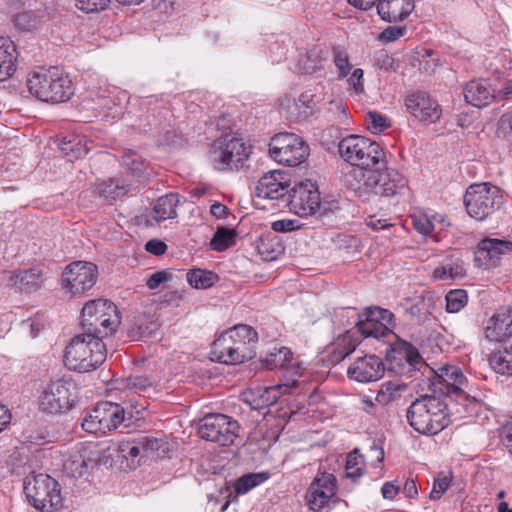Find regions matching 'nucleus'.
<instances>
[{
    "mask_svg": "<svg viewBox=\"0 0 512 512\" xmlns=\"http://www.w3.org/2000/svg\"><path fill=\"white\" fill-rule=\"evenodd\" d=\"M341 158L352 167L343 176L344 186L364 200L374 196L391 197L406 188V178L397 171H381L384 151L375 141L348 135L338 143Z\"/></svg>",
    "mask_w": 512,
    "mask_h": 512,
    "instance_id": "nucleus-1",
    "label": "nucleus"
},
{
    "mask_svg": "<svg viewBox=\"0 0 512 512\" xmlns=\"http://www.w3.org/2000/svg\"><path fill=\"white\" fill-rule=\"evenodd\" d=\"M451 403L452 400L447 396L420 395L408 407L407 421L422 435H436L451 423Z\"/></svg>",
    "mask_w": 512,
    "mask_h": 512,
    "instance_id": "nucleus-2",
    "label": "nucleus"
},
{
    "mask_svg": "<svg viewBox=\"0 0 512 512\" xmlns=\"http://www.w3.org/2000/svg\"><path fill=\"white\" fill-rule=\"evenodd\" d=\"M257 332L248 325L240 324L227 330L212 344V359L224 364H240L255 356L253 345Z\"/></svg>",
    "mask_w": 512,
    "mask_h": 512,
    "instance_id": "nucleus-3",
    "label": "nucleus"
},
{
    "mask_svg": "<svg viewBox=\"0 0 512 512\" xmlns=\"http://www.w3.org/2000/svg\"><path fill=\"white\" fill-rule=\"evenodd\" d=\"M106 359V347L94 334L82 333L66 346L64 363L69 370L86 373L97 369Z\"/></svg>",
    "mask_w": 512,
    "mask_h": 512,
    "instance_id": "nucleus-4",
    "label": "nucleus"
},
{
    "mask_svg": "<svg viewBox=\"0 0 512 512\" xmlns=\"http://www.w3.org/2000/svg\"><path fill=\"white\" fill-rule=\"evenodd\" d=\"M29 92L37 99L52 104L63 103L74 95L72 80L58 68H41L27 79Z\"/></svg>",
    "mask_w": 512,
    "mask_h": 512,
    "instance_id": "nucleus-5",
    "label": "nucleus"
},
{
    "mask_svg": "<svg viewBox=\"0 0 512 512\" xmlns=\"http://www.w3.org/2000/svg\"><path fill=\"white\" fill-rule=\"evenodd\" d=\"M81 325L85 333L94 334L101 340L113 335L121 323L117 306L106 299L87 302L81 311Z\"/></svg>",
    "mask_w": 512,
    "mask_h": 512,
    "instance_id": "nucleus-6",
    "label": "nucleus"
},
{
    "mask_svg": "<svg viewBox=\"0 0 512 512\" xmlns=\"http://www.w3.org/2000/svg\"><path fill=\"white\" fill-rule=\"evenodd\" d=\"M24 493L29 504L40 512H52L63 506L61 486L48 474L39 473L24 480Z\"/></svg>",
    "mask_w": 512,
    "mask_h": 512,
    "instance_id": "nucleus-7",
    "label": "nucleus"
},
{
    "mask_svg": "<svg viewBox=\"0 0 512 512\" xmlns=\"http://www.w3.org/2000/svg\"><path fill=\"white\" fill-rule=\"evenodd\" d=\"M250 153L251 147L242 138L236 134H225L212 143L208 159L216 170H238L244 166Z\"/></svg>",
    "mask_w": 512,
    "mask_h": 512,
    "instance_id": "nucleus-8",
    "label": "nucleus"
},
{
    "mask_svg": "<svg viewBox=\"0 0 512 512\" xmlns=\"http://www.w3.org/2000/svg\"><path fill=\"white\" fill-rule=\"evenodd\" d=\"M76 399V383L70 377H62L44 388L40 396V409L46 414H65L72 409Z\"/></svg>",
    "mask_w": 512,
    "mask_h": 512,
    "instance_id": "nucleus-9",
    "label": "nucleus"
},
{
    "mask_svg": "<svg viewBox=\"0 0 512 512\" xmlns=\"http://www.w3.org/2000/svg\"><path fill=\"white\" fill-rule=\"evenodd\" d=\"M503 197L499 190L487 183L471 185L464 195V205L472 218L482 221L498 210L502 205Z\"/></svg>",
    "mask_w": 512,
    "mask_h": 512,
    "instance_id": "nucleus-10",
    "label": "nucleus"
},
{
    "mask_svg": "<svg viewBox=\"0 0 512 512\" xmlns=\"http://www.w3.org/2000/svg\"><path fill=\"white\" fill-rule=\"evenodd\" d=\"M269 154L278 163L293 167L306 160L309 146L298 135L281 132L271 138Z\"/></svg>",
    "mask_w": 512,
    "mask_h": 512,
    "instance_id": "nucleus-11",
    "label": "nucleus"
},
{
    "mask_svg": "<svg viewBox=\"0 0 512 512\" xmlns=\"http://www.w3.org/2000/svg\"><path fill=\"white\" fill-rule=\"evenodd\" d=\"M239 428L236 420L220 413L207 414L198 424V432L202 439L216 442L221 446L233 444L238 437Z\"/></svg>",
    "mask_w": 512,
    "mask_h": 512,
    "instance_id": "nucleus-12",
    "label": "nucleus"
},
{
    "mask_svg": "<svg viewBox=\"0 0 512 512\" xmlns=\"http://www.w3.org/2000/svg\"><path fill=\"white\" fill-rule=\"evenodd\" d=\"M98 268L91 262L76 261L62 273V288L72 295H81L90 290L97 282Z\"/></svg>",
    "mask_w": 512,
    "mask_h": 512,
    "instance_id": "nucleus-13",
    "label": "nucleus"
},
{
    "mask_svg": "<svg viewBox=\"0 0 512 512\" xmlns=\"http://www.w3.org/2000/svg\"><path fill=\"white\" fill-rule=\"evenodd\" d=\"M286 201L289 209L301 217L314 215L321 208L318 186L309 179L296 183Z\"/></svg>",
    "mask_w": 512,
    "mask_h": 512,
    "instance_id": "nucleus-14",
    "label": "nucleus"
},
{
    "mask_svg": "<svg viewBox=\"0 0 512 512\" xmlns=\"http://www.w3.org/2000/svg\"><path fill=\"white\" fill-rule=\"evenodd\" d=\"M98 407L104 433L117 429L120 425H124L125 428L130 427L143 418L140 414L141 411L145 410L143 405H141L140 408L132 404L124 407L120 404L108 401L98 403Z\"/></svg>",
    "mask_w": 512,
    "mask_h": 512,
    "instance_id": "nucleus-15",
    "label": "nucleus"
},
{
    "mask_svg": "<svg viewBox=\"0 0 512 512\" xmlns=\"http://www.w3.org/2000/svg\"><path fill=\"white\" fill-rule=\"evenodd\" d=\"M433 374L429 387L436 392L440 393L439 396H447L451 400L452 395L459 398H466L464 386L467 384V379L460 368L452 365L441 367L437 372L431 371Z\"/></svg>",
    "mask_w": 512,
    "mask_h": 512,
    "instance_id": "nucleus-16",
    "label": "nucleus"
},
{
    "mask_svg": "<svg viewBox=\"0 0 512 512\" xmlns=\"http://www.w3.org/2000/svg\"><path fill=\"white\" fill-rule=\"evenodd\" d=\"M170 451L169 443L162 437L141 436L131 440L126 468L136 469L142 459L148 457L163 458Z\"/></svg>",
    "mask_w": 512,
    "mask_h": 512,
    "instance_id": "nucleus-17",
    "label": "nucleus"
},
{
    "mask_svg": "<svg viewBox=\"0 0 512 512\" xmlns=\"http://www.w3.org/2000/svg\"><path fill=\"white\" fill-rule=\"evenodd\" d=\"M511 252V241L486 237L478 243L474 261L477 267L490 269L498 266L501 257Z\"/></svg>",
    "mask_w": 512,
    "mask_h": 512,
    "instance_id": "nucleus-18",
    "label": "nucleus"
},
{
    "mask_svg": "<svg viewBox=\"0 0 512 512\" xmlns=\"http://www.w3.org/2000/svg\"><path fill=\"white\" fill-rule=\"evenodd\" d=\"M384 372V364L376 355L358 357L347 370L348 377L359 383L375 382L384 375Z\"/></svg>",
    "mask_w": 512,
    "mask_h": 512,
    "instance_id": "nucleus-19",
    "label": "nucleus"
},
{
    "mask_svg": "<svg viewBox=\"0 0 512 512\" xmlns=\"http://www.w3.org/2000/svg\"><path fill=\"white\" fill-rule=\"evenodd\" d=\"M336 494V478L333 474L323 473L310 485L306 495L309 508L320 511Z\"/></svg>",
    "mask_w": 512,
    "mask_h": 512,
    "instance_id": "nucleus-20",
    "label": "nucleus"
},
{
    "mask_svg": "<svg viewBox=\"0 0 512 512\" xmlns=\"http://www.w3.org/2000/svg\"><path fill=\"white\" fill-rule=\"evenodd\" d=\"M289 175L280 170L263 175L255 188L256 196L264 199L277 200L288 195Z\"/></svg>",
    "mask_w": 512,
    "mask_h": 512,
    "instance_id": "nucleus-21",
    "label": "nucleus"
},
{
    "mask_svg": "<svg viewBox=\"0 0 512 512\" xmlns=\"http://www.w3.org/2000/svg\"><path fill=\"white\" fill-rule=\"evenodd\" d=\"M407 110L423 122L434 123L441 116L440 106L424 92H417L407 97Z\"/></svg>",
    "mask_w": 512,
    "mask_h": 512,
    "instance_id": "nucleus-22",
    "label": "nucleus"
},
{
    "mask_svg": "<svg viewBox=\"0 0 512 512\" xmlns=\"http://www.w3.org/2000/svg\"><path fill=\"white\" fill-rule=\"evenodd\" d=\"M484 334L490 342H503L512 337V310H497L488 320Z\"/></svg>",
    "mask_w": 512,
    "mask_h": 512,
    "instance_id": "nucleus-23",
    "label": "nucleus"
},
{
    "mask_svg": "<svg viewBox=\"0 0 512 512\" xmlns=\"http://www.w3.org/2000/svg\"><path fill=\"white\" fill-rule=\"evenodd\" d=\"M284 389L283 385L256 387L245 393V402L251 409L261 411L274 405Z\"/></svg>",
    "mask_w": 512,
    "mask_h": 512,
    "instance_id": "nucleus-24",
    "label": "nucleus"
},
{
    "mask_svg": "<svg viewBox=\"0 0 512 512\" xmlns=\"http://www.w3.org/2000/svg\"><path fill=\"white\" fill-rule=\"evenodd\" d=\"M463 94L467 103L478 108L487 106L492 99L496 98L495 90L484 79L468 82L464 87Z\"/></svg>",
    "mask_w": 512,
    "mask_h": 512,
    "instance_id": "nucleus-25",
    "label": "nucleus"
},
{
    "mask_svg": "<svg viewBox=\"0 0 512 512\" xmlns=\"http://www.w3.org/2000/svg\"><path fill=\"white\" fill-rule=\"evenodd\" d=\"M414 7V0H379L377 11L382 20L397 22L409 16Z\"/></svg>",
    "mask_w": 512,
    "mask_h": 512,
    "instance_id": "nucleus-26",
    "label": "nucleus"
},
{
    "mask_svg": "<svg viewBox=\"0 0 512 512\" xmlns=\"http://www.w3.org/2000/svg\"><path fill=\"white\" fill-rule=\"evenodd\" d=\"M387 358L391 363L398 366L402 365L403 362L407 363L409 370L416 368L422 361L418 349L406 341L395 343L391 351L387 353Z\"/></svg>",
    "mask_w": 512,
    "mask_h": 512,
    "instance_id": "nucleus-27",
    "label": "nucleus"
},
{
    "mask_svg": "<svg viewBox=\"0 0 512 512\" xmlns=\"http://www.w3.org/2000/svg\"><path fill=\"white\" fill-rule=\"evenodd\" d=\"M372 307L367 308L364 312L358 314L356 326L358 331L364 337L381 338L387 335V328L379 322L376 315L370 313Z\"/></svg>",
    "mask_w": 512,
    "mask_h": 512,
    "instance_id": "nucleus-28",
    "label": "nucleus"
},
{
    "mask_svg": "<svg viewBox=\"0 0 512 512\" xmlns=\"http://www.w3.org/2000/svg\"><path fill=\"white\" fill-rule=\"evenodd\" d=\"M16 46L7 37H0V82L15 71Z\"/></svg>",
    "mask_w": 512,
    "mask_h": 512,
    "instance_id": "nucleus-29",
    "label": "nucleus"
},
{
    "mask_svg": "<svg viewBox=\"0 0 512 512\" xmlns=\"http://www.w3.org/2000/svg\"><path fill=\"white\" fill-rule=\"evenodd\" d=\"M179 197L176 193H169L157 199L154 208V219L157 222L177 217V206Z\"/></svg>",
    "mask_w": 512,
    "mask_h": 512,
    "instance_id": "nucleus-30",
    "label": "nucleus"
},
{
    "mask_svg": "<svg viewBox=\"0 0 512 512\" xmlns=\"http://www.w3.org/2000/svg\"><path fill=\"white\" fill-rule=\"evenodd\" d=\"M434 307V301L432 296H418L414 304H412L409 308L405 309V314L409 316L410 321L423 324L425 323Z\"/></svg>",
    "mask_w": 512,
    "mask_h": 512,
    "instance_id": "nucleus-31",
    "label": "nucleus"
},
{
    "mask_svg": "<svg viewBox=\"0 0 512 512\" xmlns=\"http://www.w3.org/2000/svg\"><path fill=\"white\" fill-rule=\"evenodd\" d=\"M407 390V385L400 380H391L383 382L376 394V402L382 406H387L399 400L404 391Z\"/></svg>",
    "mask_w": 512,
    "mask_h": 512,
    "instance_id": "nucleus-32",
    "label": "nucleus"
},
{
    "mask_svg": "<svg viewBox=\"0 0 512 512\" xmlns=\"http://www.w3.org/2000/svg\"><path fill=\"white\" fill-rule=\"evenodd\" d=\"M257 251L264 261H274L284 254L285 247L275 235H267L259 239Z\"/></svg>",
    "mask_w": 512,
    "mask_h": 512,
    "instance_id": "nucleus-33",
    "label": "nucleus"
},
{
    "mask_svg": "<svg viewBox=\"0 0 512 512\" xmlns=\"http://www.w3.org/2000/svg\"><path fill=\"white\" fill-rule=\"evenodd\" d=\"M356 346V342L348 333L337 337L329 348L331 362H341L356 349Z\"/></svg>",
    "mask_w": 512,
    "mask_h": 512,
    "instance_id": "nucleus-34",
    "label": "nucleus"
},
{
    "mask_svg": "<svg viewBox=\"0 0 512 512\" xmlns=\"http://www.w3.org/2000/svg\"><path fill=\"white\" fill-rule=\"evenodd\" d=\"M489 364L496 373L512 376V344L492 353Z\"/></svg>",
    "mask_w": 512,
    "mask_h": 512,
    "instance_id": "nucleus-35",
    "label": "nucleus"
},
{
    "mask_svg": "<svg viewBox=\"0 0 512 512\" xmlns=\"http://www.w3.org/2000/svg\"><path fill=\"white\" fill-rule=\"evenodd\" d=\"M40 277V271L27 269L11 275L10 281L21 290H35L39 288Z\"/></svg>",
    "mask_w": 512,
    "mask_h": 512,
    "instance_id": "nucleus-36",
    "label": "nucleus"
},
{
    "mask_svg": "<svg viewBox=\"0 0 512 512\" xmlns=\"http://www.w3.org/2000/svg\"><path fill=\"white\" fill-rule=\"evenodd\" d=\"M269 478L267 472L248 473L239 477L234 483V491L237 495L249 492Z\"/></svg>",
    "mask_w": 512,
    "mask_h": 512,
    "instance_id": "nucleus-37",
    "label": "nucleus"
},
{
    "mask_svg": "<svg viewBox=\"0 0 512 512\" xmlns=\"http://www.w3.org/2000/svg\"><path fill=\"white\" fill-rule=\"evenodd\" d=\"M236 236L237 233L234 229L218 227L210 241V247L217 252L225 251L235 244Z\"/></svg>",
    "mask_w": 512,
    "mask_h": 512,
    "instance_id": "nucleus-38",
    "label": "nucleus"
},
{
    "mask_svg": "<svg viewBox=\"0 0 512 512\" xmlns=\"http://www.w3.org/2000/svg\"><path fill=\"white\" fill-rule=\"evenodd\" d=\"M186 276L188 283L196 289H207L218 280L217 274L204 269H192Z\"/></svg>",
    "mask_w": 512,
    "mask_h": 512,
    "instance_id": "nucleus-39",
    "label": "nucleus"
},
{
    "mask_svg": "<svg viewBox=\"0 0 512 512\" xmlns=\"http://www.w3.org/2000/svg\"><path fill=\"white\" fill-rule=\"evenodd\" d=\"M81 426L83 430H85L88 433L91 434H97V433H104V428L102 424V419H100V412L98 404L91 409L90 411H87L82 418Z\"/></svg>",
    "mask_w": 512,
    "mask_h": 512,
    "instance_id": "nucleus-40",
    "label": "nucleus"
},
{
    "mask_svg": "<svg viewBox=\"0 0 512 512\" xmlns=\"http://www.w3.org/2000/svg\"><path fill=\"white\" fill-rule=\"evenodd\" d=\"M345 473L353 481L359 479L364 473L363 456L357 450L349 453L345 465Z\"/></svg>",
    "mask_w": 512,
    "mask_h": 512,
    "instance_id": "nucleus-41",
    "label": "nucleus"
},
{
    "mask_svg": "<svg viewBox=\"0 0 512 512\" xmlns=\"http://www.w3.org/2000/svg\"><path fill=\"white\" fill-rule=\"evenodd\" d=\"M333 62L338 69V79L341 80L350 74L352 65L348 52L340 46L333 48Z\"/></svg>",
    "mask_w": 512,
    "mask_h": 512,
    "instance_id": "nucleus-42",
    "label": "nucleus"
},
{
    "mask_svg": "<svg viewBox=\"0 0 512 512\" xmlns=\"http://www.w3.org/2000/svg\"><path fill=\"white\" fill-rule=\"evenodd\" d=\"M446 311L457 313L467 304V293L463 289L451 290L446 295Z\"/></svg>",
    "mask_w": 512,
    "mask_h": 512,
    "instance_id": "nucleus-43",
    "label": "nucleus"
},
{
    "mask_svg": "<svg viewBox=\"0 0 512 512\" xmlns=\"http://www.w3.org/2000/svg\"><path fill=\"white\" fill-rule=\"evenodd\" d=\"M291 358V351L286 347H282L277 352L270 353L263 361V364L266 369L273 370L278 367H284Z\"/></svg>",
    "mask_w": 512,
    "mask_h": 512,
    "instance_id": "nucleus-44",
    "label": "nucleus"
},
{
    "mask_svg": "<svg viewBox=\"0 0 512 512\" xmlns=\"http://www.w3.org/2000/svg\"><path fill=\"white\" fill-rule=\"evenodd\" d=\"M13 22L20 30L30 31L36 28L39 17L33 11H23L14 15Z\"/></svg>",
    "mask_w": 512,
    "mask_h": 512,
    "instance_id": "nucleus-45",
    "label": "nucleus"
},
{
    "mask_svg": "<svg viewBox=\"0 0 512 512\" xmlns=\"http://www.w3.org/2000/svg\"><path fill=\"white\" fill-rule=\"evenodd\" d=\"M100 193L105 198L116 199L127 193V189L124 185H121L117 179H109L106 181L100 189Z\"/></svg>",
    "mask_w": 512,
    "mask_h": 512,
    "instance_id": "nucleus-46",
    "label": "nucleus"
},
{
    "mask_svg": "<svg viewBox=\"0 0 512 512\" xmlns=\"http://www.w3.org/2000/svg\"><path fill=\"white\" fill-rule=\"evenodd\" d=\"M366 125L367 129L374 134L380 133L389 127L387 118L375 111L367 113Z\"/></svg>",
    "mask_w": 512,
    "mask_h": 512,
    "instance_id": "nucleus-47",
    "label": "nucleus"
},
{
    "mask_svg": "<svg viewBox=\"0 0 512 512\" xmlns=\"http://www.w3.org/2000/svg\"><path fill=\"white\" fill-rule=\"evenodd\" d=\"M155 385V380L143 375H131L127 378V387L136 393L146 392Z\"/></svg>",
    "mask_w": 512,
    "mask_h": 512,
    "instance_id": "nucleus-48",
    "label": "nucleus"
},
{
    "mask_svg": "<svg viewBox=\"0 0 512 512\" xmlns=\"http://www.w3.org/2000/svg\"><path fill=\"white\" fill-rule=\"evenodd\" d=\"M111 0H75V6L85 13H97L105 10Z\"/></svg>",
    "mask_w": 512,
    "mask_h": 512,
    "instance_id": "nucleus-49",
    "label": "nucleus"
},
{
    "mask_svg": "<svg viewBox=\"0 0 512 512\" xmlns=\"http://www.w3.org/2000/svg\"><path fill=\"white\" fill-rule=\"evenodd\" d=\"M122 166L131 171L133 174H140L144 170V164L139 155L129 153L122 157Z\"/></svg>",
    "mask_w": 512,
    "mask_h": 512,
    "instance_id": "nucleus-50",
    "label": "nucleus"
},
{
    "mask_svg": "<svg viewBox=\"0 0 512 512\" xmlns=\"http://www.w3.org/2000/svg\"><path fill=\"white\" fill-rule=\"evenodd\" d=\"M347 81L356 95L364 93V71L361 68L354 69Z\"/></svg>",
    "mask_w": 512,
    "mask_h": 512,
    "instance_id": "nucleus-51",
    "label": "nucleus"
},
{
    "mask_svg": "<svg viewBox=\"0 0 512 512\" xmlns=\"http://www.w3.org/2000/svg\"><path fill=\"white\" fill-rule=\"evenodd\" d=\"M451 483V479L447 476L438 477L434 480L432 491L430 492L431 500H439L447 491Z\"/></svg>",
    "mask_w": 512,
    "mask_h": 512,
    "instance_id": "nucleus-52",
    "label": "nucleus"
},
{
    "mask_svg": "<svg viewBox=\"0 0 512 512\" xmlns=\"http://www.w3.org/2000/svg\"><path fill=\"white\" fill-rule=\"evenodd\" d=\"M370 313L376 315V317L379 318V322L386 326L388 335L394 327V314L391 311L380 307H372V311Z\"/></svg>",
    "mask_w": 512,
    "mask_h": 512,
    "instance_id": "nucleus-53",
    "label": "nucleus"
},
{
    "mask_svg": "<svg viewBox=\"0 0 512 512\" xmlns=\"http://www.w3.org/2000/svg\"><path fill=\"white\" fill-rule=\"evenodd\" d=\"M406 32L405 27H399V26H388L386 29H384L379 39L383 42L389 43L394 42L401 38Z\"/></svg>",
    "mask_w": 512,
    "mask_h": 512,
    "instance_id": "nucleus-54",
    "label": "nucleus"
},
{
    "mask_svg": "<svg viewBox=\"0 0 512 512\" xmlns=\"http://www.w3.org/2000/svg\"><path fill=\"white\" fill-rule=\"evenodd\" d=\"M171 273L166 270L157 271L150 275L147 280V286L149 289L154 290L158 288L162 283L171 279Z\"/></svg>",
    "mask_w": 512,
    "mask_h": 512,
    "instance_id": "nucleus-55",
    "label": "nucleus"
},
{
    "mask_svg": "<svg viewBox=\"0 0 512 512\" xmlns=\"http://www.w3.org/2000/svg\"><path fill=\"white\" fill-rule=\"evenodd\" d=\"M414 228L423 235H428L433 230L432 222L426 216L414 217L413 218Z\"/></svg>",
    "mask_w": 512,
    "mask_h": 512,
    "instance_id": "nucleus-56",
    "label": "nucleus"
},
{
    "mask_svg": "<svg viewBox=\"0 0 512 512\" xmlns=\"http://www.w3.org/2000/svg\"><path fill=\"white\" fill-rule=\"evenodd\" d=\"M500 437L503 445L512 454V418L503 425Z\"/></svg>",
    "mask_w": 512,
    "mask_h": 512,
    "instance_id": "nucleus-57",
    "label": "nucleus"
},
{
    "mask_svg": "<svg viewBox=\"0 0 512 512\" xmlns=\"http://www.w3.org/2000/svg\"><path fill=\"white\" fill-rule=\"evenodd\" d=\"M311 96L302 94L297 102L289 106V111H313V105H310Z\"/></svg>",
    "mask_w": 512,
    "mask_h": 512,
    "instance_id": "nucleus-58",
    "label": "nucleus"
},
{
    "mask_svg": "<svg viewBox=\"0 0 512 512\" xmlns=\"http://www.w3.org/2000/svg\"><path fill=\"white\" fill-rule=\"evenodd\" d=\"M61 150L65 152L66 155L71 154L74 157H81L88 153L87 148L78 147V144L74 145L72 141L64 142L61 146Z\"/></svg>",
    "mask_w": 512,
    "mask_h": 512,
    "instance_id": "nucleus-59",
    "label": "nucleus"
},
{
    "mask_svg": "<svg viewBox=\"0 0 512 512\" xmlns=\"http://www.w3.org/2000/svg\"><path fill=\"white\" fill-rule=\"evenodd\" d=\"M145 249L151 254L160 256L166 252L167 245L161 240L152 239L146 243Z\"/></svg>",
    "mask_w": 512,
    "mask_h": 512,
    "instance_id": "nucleus-60",
    "label": "nucleus"
},
{
    "mask_svg": "<svg viewBox=\"0 0 512 512\" xmlns=\"http://www.w3.org/2000/svg\"><path fill=\"white\" fill-rule=\"evenodd\" d=\"M376 65L386 71H395L394 58L386 53H381L376 58Z\"/></svg>",
    "mask_w": 512,
    "mask_h": 512,
    "instance_id": "nucleus-61",
    "label": "nucleus"
},
{
    "mask_svg": "<svg viewBox=\"0 0 512 512\" xmlns=\"http://www.w3.org/2000/svg\"><path fill=\"white\" fill-rule=\"evenodd\" d=\"M210 213L215 219H224L229 214V209L226 205L215 201L210 207Z\"/></svg>",
    "mask_w": 512,
    "mask_h": 512,
    "instance_id": "nucleus-62",
    "label": "nucleus"
},
{
    "mask_svg": "<svg viewBox=\"0 0 512 512\" xmlns=\"http://www.w3.org/2000/svg\"><path fill=\"white\" fill-rule=\"evenodd\" d=\"M366 224L374 230H384L393 226L387 219L376 218L375 216L369 217Z\"/></svg>",
    "mask_w": 512,
    "mask_h": 512,
    "instance_id": "nucleus-63",
    "label": "nucleus"
},
{
    "mask_svg": "<svg viewBox=\"0 0 512 512\" xmlns=\"http://www.w3.org/2000/svg\"><path fill=\"white\" fill-rule=\"evenodd\" d=\"M272 229L275 232H290L295 229L294 221L292 220H278L272 223Z\"/></svg>",
    "mask_w": 512,
    "mask_h": 512,
    "instance_id": "nucleus-64",
    "label": "nucleus"
}]
</instances>
